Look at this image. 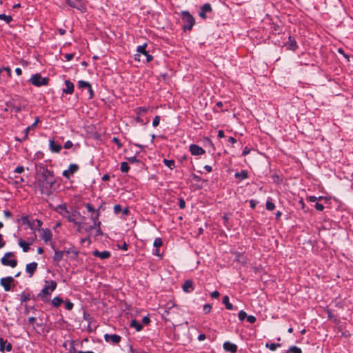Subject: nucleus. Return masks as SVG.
<instances>
[{"label":"nucleus","mask_w":353,"mask_h":353,"mask_svg":"<svg viewBox=\"0 0 353 353\" xmlns=\"http://www.w3.org/2000/svg\"><path fill=\"white\" fill-rule=\"evenodd\" d=\"M55 183L52 172L44 168H41L37 171L34 185L41 194L48 196L52 194L56 190Z\"/></svg>","instance_id":"1"},{"label":"nucleus","mask_w":353,"mask_h":353,"mask_svg":"<svg viewBox=\"0 0 353 353\" xmlns=\"http://www.w3.org/2000/svg\"><path fill=\"white\" fill-rule=\"evenodd\" d=\"M57 211L58 213H59L62 216L66 218L68 221L73 223L74 224H79V222L76 219V216L77 214V212H74L72 213H70L65 205H59L57 208ZM79 214V213H78Z\"/></svg>","instance_id":"2"},{"label":"nucleus","mask_w":353,"mask_h":353,"mask_svg":"<svg viewBox=\"0 0 353 353\" xmlns=\"http://www.w3.org/2000/svg\"><path fill=\"white\" fill-rule=\"evenodd\" d=\"M181 15L183 23V29L185 30H192L195 24V20L193 16L188 11H182Z\"/></svg>","instance_id":"3"},{"label":"nucleus","mask_w":353,"mask_h":353,"mask_svg":"<svg viewBox=\"0 0 353 353\" xmlns=\"http://www.w3.org/2000/svg\"><path fill=\"white\" fill-rule=\"evenodd\" d=\"M146 46H147L146 43H144L143 45L138 46L137 50V53L136 54H134L135 60L140 61L141 55H143L145 57L146 62H150V61L152 60V59H153L152 56L150 55L145 50Z\"/></svg>","instance_id":"4"},{"label":"nucleus","mask_w":353,"mask_h":353,"mask_svg":"<svg viewBox=\"0 0 353 353\" xmlns=\"http://www.w3.org/2000/svg\"><path fill=\"white\" fill-rule=\"evenodd\" d=\"M1 262L3 265L14 268L17 265V261L14 259V253L12 252H6L1 258Z\"/></svg>","instance_id":"5"},{"label":"nucleus","mask_w":353,"mask_h":353,"mask_svg":"<svg viewBox=\"0 0 353 353\" xmlns=\"http://www.w3.org/2000/svg\"><path fill=\"white\" fill-rule=\"evenodd\" d=\"M46 285L39 294V296H44L50 295V294L56 289L57 283L54 281H46Z\"/></svg>","instance_id":"6"},{"label":"nucleus","mask_w":353,"mask_h":353,"mask_svg":"<svg viewBox=\"0 0 353 353\" xmlns=\"http://www.w3.org/2000/svg\"><path fill=\"white\" fill-rule=\"evenodd\" d=\"M29 81L33 85L39 87L48 85L49 79L46 77L43 78L40 74L37 73L33 74Z\"/></svg>","instance_id":"7"},{"label":"nucleus","mask_w":353,"mask_h":353,"mask_svg":"<svg viewBox=\"0 0 353 353\" xmlns=\"http://www.w3.org/2000/svg\"><path fill=\"white\" fill-rule=\"evenodd\" d=\"M14 281V280L12 276L3 277L0 279V285L6 292H8L11 290L12 286H14V284H13Z\"/></svg>","instance_id":"8"},{"label":"nucleus","mask_w":353,"mask_h":353,"mask_svg":"<svg viewBox=\"0 0 353 353\" xmlns=\"http://www.w3.org/2000/svg\"><path fill=\"white\" fill-rule=\"evenodd\" d=\"M78 86L79 88L87 89L89 93V98L91 99L94 96V92L92 89L91 85L89 82L80 80L78 81Z\"/></svg>","instance_id":"9"},{"label":"nucleus","mask_w":353,"mask_h":353,"mask_svg":"<svg viewBox=\"0 0 353 353\" xmlns=\"http://www.w3.org/2000/svg\"><path fill=\"white\" fill-rule=\"evenodd\" d=\"M66 3L72 8L83 11L85 8L84 3L81 0H66Z\"/></svg>","instance_id":"10"},{"label":"nucleus","mask_w":353,"mask_h":353,"mask_svg":"<svg viewBox=\"0 0 353 353\" xmlns=\"http://www.w3.org/2000/svg\"><path fill=\"white\" fill-rule=\"evenodd\" d=\"M79 170V165L77 164H70L68 168L63 172V176L67 179Z\"/></svg>","instance_id":"11"},{"label":"nucleus","mask_w":353,"mask_h":353,"mask_svg":"<svg viewBox=\"0 0 353 353\" xmlns=\"http://www.w3.org/2000/svg\"><path fill=\"white\" fill-rule=\"evenodd\" d=\"M104 339L106 342H110L113 344H117L121 341V337L117 334H105L104 335Z\"/></svg>","instance_id":"12"},{"label":"nucleus","mask_w":353,"mask_h":353,"mask_svg":"<svg viewBox=\"0 0 353 353\" xmlns=\"http://www.w3.org/2000/svg\"><path fill=\"white\" fill-rule=\"evenodd\" d=\"M190 151L192 155L195 156L201 155L205 152L201 147L195 144H192L190 146Z\"/></svg>","instance_id":"13"},{"label":"nucleus","mask_w":353,"mask_h":353,"mask_svg":"<svg viewBox=\"0 0 353 353\" xmlns=\"http://www.w3.org/2000/svg\"><path fill=\"white\" fill-rule=\"evenodd\" d=\"M12 345L10 343H7L6 340L3 338H0V351L3 352L4 351L10 352L12 350Z\"/></svg>","instance_id":"14"},{"label":"nucleus","mask_w":353,"mask_h":353,"mask_svg":"<svg viewBox=\"0 0 353 353\" xmlns=\"http://www.w3.org/2000/svg\"><path fill=\"white\" fill-rule=\"evenodd\" d=\"M38 264L36 262L28 263L26 266V271L29 274L30 277H32L35 271L37 270Z\"/></svg>","instance_id":"15"},{"label":"nucleus","mask_w":353,"mask_h":353,"mask_svg":"<svg viewBox=\"0 0 353 353\" xmlns=\"http://www.w3.org/2000/svg\"><path fill=\"white\" fill-rule=\"evenodd\" d=\"M212 12V7L210 4L205 3L201 8V11L199 13V15L202 19H206L205 13L207 12Z\"/></svg>","instance_id":"16"},{"label":"nucleus","mask_w":353,"mask_h":353,"mask_svg":"<svg viewBox=\"0 0 353 353\" xmlns=\"http://www.w3.org/2000/svg\"><path fill=\"white\" fill-rule=\"evenodd\" d=\"M65 88L63 89V92L65 94H72L74 92V84L70 80L64 81Z\"/></svg>","instance_id":"17"},{"label":"nucleus","mask_w":353,"mask_h":353,"mask_svg":"<svg viewBox=\"0 0 353 353\" xmlns=\"http://www.w3.org/2000/svg\"><path fill=\"white\" fill-rule=\"evenodd\" d=\"M49 147L52 152H59L62 146L56 143L53 139L49 141Z\"/></svg>","instance_id":"18"},{"label":"nucleus","mask_w":353,"mask_h":353,"mask_svg":"<svg viewBox=\"0 0 353 353\" xmlns=\"http://www.w3.org/2000/svg\"><path fill=\"white\" fill-rule=\"evenodd\" d=\"M223 348L227 352L235 353L237 351V346L229 341H226L223 343Z\"/></svg>","instance_id":"19"},{"label":"nucleus","mask_w":353,"mask_h":353,"mask_svg":"<svg viewBox=\"0 0 353 353\" xmlns=\"http://www.w3.org/2000/svg\"><path fill=\"white\" fill-rule=\"evenodd\" d=\"M183 291L186 293L192 292L194 290L193 283L190 280H187L182 285Z\"/></svg>","instance_id":"20"},{"label":"nucleus","mask_w":353,"mask_h":353,"mask_svg":"<svg viewBox=\"0 0 353 353\" xmlns=\"http://www.w3.org/2000/svg\"><path fill=\"white\" fill-rule=\"evenodd\" d=\"M93 255L100 258L101 259H106L110 256V252L109 251L99 252V250H94L93 252Z\"/></svg>","instance_id":"21"},{"label":"nucleus","mask_w":353,"mask_h":353,"mask_svg":"<svg viewBox=\"0 0 353 353\" xmlns=\"http://www.w3.org/2000/svg\"><path fill=\"white\" fill-rule=\"evenodd\" d=\"M34 239H32L30 242H26L22 239L19 241V245L23 249L24 252H27L30 249V245H31L33 242Z\"/></svg>","instance_id":"22"},{"label":"nucleus","mask_w":353,"mask_h":353,"mask_svg":"<svg viewBox=\"0 0 353 353\" xmlns=\"http://www.w3.org/2000/svg\"><path fill=\"white\" fill-rule=\"evenodd\" d=\"M65 252L55 250L53 261L58 263L63 259Z\"/></svg>","instance_id":"23"},{"label":"nucleus","mask_w":353,"mask_h":353,"mask_svg":"<svg viewBox=\"0 0 353 353\" xmlns=\"http://www.w3.org/2000/svg\"><path fill=\"white\" fill-rule=\"evenodd\" d=\"M37 121H38V119H37V120L35 121V122H34V123L31 126H28V127H27V128H26V130H25V132H24V137H23V139H18V138H16V140H17V141H23V140L27 139H28V132H29V131H30V130L33 127H34V126L37 125Z\"/></svg>","instance_id":"24"},{"label":"nucleus","mask_w":353,"mask_h":353,"mask_svg":"<svg viewBox=\"0 0 353 353\" xmlns=\"http://www.w3.org/2000/svg\"><path fill=\"white\" fill-rule=\"evenodd\" d=\"M288 48L291 50H295L297 48V45L294 39H292L291 37H289V40L287 43Z\"/></svg>","instance_id":"25"},{"label":"nucleus","mask_w":353,"mask_h":353,"mask_svg":"<svg viewBox=\"0 0 353 353\" xmlns=\"http://www.w3.org/2000/svg\"><path fill=\"white\" fill-rule=\"evenodd\" d=\"M130 327L136 329L137 331L139 332L143 329V326L141 323L137 322L136 320H132L130 322Z\"/></svg>","instance_id":"26"},{"label":"nucleus","mask_w":353,"mask_h":353,"mask_svg":"<svg viewBox=\"0 0 353 353\" xmlns=\"http://www.w3.org/2000/svg\"><path fill=\"white\" fill-rule=\"evenodd\" d=\"M223 303L225 305V307L228 309V310H232L233 309V305L232 304H231L229 301V297L228 296H225L223 298Z\"/></svg>","instance_id":"27"},{"label":"nucleus","mask_w":353,"mask_h":353,"mask_svg":"<svg viewBox=\"0 0 353 353\" xmlns=\"http://www.w3.org/2000/svg\"><path fill=\"white\" fill-rule=\"evenodd\" d=\"M236 178H239L241 179H245L248 178V172L245 170H242L240 172H236L234 175Z\"/></svg>","instance_id":"28"},{"label":"nucleus","mask_w":353,"mask_h":353,"mask_svg":"<svg viewBox=\"0 0 353 353\" xmlns=\"http://www.w3.org/2000/svg\"><path fill=\"white\" fill-rule=\"evenodd\" d=\"M52 238V233L49 230H46L43 232V239L45 241V242H48L51 240Z\"/></svg>","instance_id":"29"},{"label":"nucleus","mask_w":353,"mask_h":353,"mask_svg":"<svg viewBox=\"0 0 353 353\" xmlns=\"http://www.w3.org/2000/svg\"><path fill=\"white\" fill-rule=\"evenodd\" d=\"M0 20H3L7 24H9L12 21V17L5 14H0Z\"/></svg>","instance_id":"30"},{"label":"nucleus","mask_w":353,"mask_h":353,"mask_svg":"<svg viewBox=\"0 0 353 353\" xmlns=\"http://www.w3.org/2000/svg\"><path fill=\"white\" fill-rule=\"evenodd\" d=\"M163 163L166 166L172 170L175 167V163L174 160L164 159Z\"/></svg>","instance_id":"31"},{"label":"nucleus","mask_w":353,"mask_h":353,"mask_svg":"<svg viewBox=\"0 0 353 353\" xmlns=\"http://www.w3.org/2000/svg\"><path fill=\"white\" fill-rule=\"evenodd\" d=\"M63 302V300L58 297V296H56L54 297L52 300V304L54 306V307H58Z\"/></svg>","instance_id":"32"},{"label":"nucleus","mask_w":353,"mask_h":353,"mask_svg":"<svg viewBox=\"0 0 353 353\" xmlns=\"http://www.w3.org/2000/svg\"><path fill=\"white\" fill-rule=\"evenodd\" d=\"M120 169H121V171L122 172H125H125H128L129 171L130 167H129V165H128L127 162H122L121 163V168Z\"/></svg>","instance_id":"33"},{"label":"nucleus","mask_w":353,"mask_h":353,"mask_svg":"<svg viewBox=\"0 0 353 353\" xmlns=\"http://www.w3.org/2000/svg\"><path fill=\"white\" fill-rule=\"evenodd\" d=\"M265 346L269 348L270 350L272 351H274L276 350V349L279 347L281 346V344L280 343H271V344H269V343H267L265 345Z\"/></svg>","instance_id":"34"},{"label":"nucleus","mask_w":353,"mask_h":353,"mask_svg":"<svg viewBox=\"0 0 353 353\" xmlns=\"http://www.w3.org/2000/svg\"><path fill=\"white\" fill-rule=\"evenodd\" d=\"M288 352H292V353H302L301 350L296 347V346H291L288 349Z\"/></svg>","instance_id":"35"},{"label":"nucleus","mask_w":353,"mask_h":353,"mask_svg":"<svg viewBox=\"0 0 353 353\" xmlns=\"http://www.w3.org/2000/svg\"><path fill=\"white\" fill-rule=\"evenodd\" d=\"M20 300L21 302H26L27 301L30 300V294H26L24 292L21 293L20 294Z\"/></svg>","instance_id":"36"},{"label":"nucleus","mask_w":353,"mask_h":353,"mask_svg":"<svg viewBox=\"0 0 353 353\" xmlns=\"http://www.w3.org/2000/svg\"><path fill=\"white\" fill-rule=\"evenodd\" d=\"M163 244L162 240L161 238H156L154 241L153 245L157 248L161 247Z\"/></svg>","instance_id":"37"},{"label":"nucleus","mask_w":353,"mask_h":353,"mask_svg":"<svg viewBox=\"0 0 353 353\" xmlns=\"http://www.w3.org/2000/svg\"><path fill=\"white\" fill-rule=\"evenodd\" d=\"M274 208H275V205H274V204L271 201L268 200L266 201V208H267V210L272 211V210H273L274 209Z\"/></svg>","instance_id":"38"},{"label":"nucleus","mask_w":353,"mask_h":353,"mask_svg":"<svg viewBox=\"0 0 353 353\" xmlns=\"http://www.w3.org/2000/svg\"><path fill=\"white\" fill-rule=\"evenodd\" d=\"M239 319L240 321H243L245 318H247V314L245 311L243 310H241L239 312Z\"/></svg>","instance_id":"39"},{"label":"nucleus","mask_w":353,"mask_h":353,"mask_svg":"<svg viewBox=\"0 0 353 353\" xmlns=\"http://www.w3.org/2000/svg\"><path fill=\"white\" fill-rule=\"evenodd\" d=\"M99 215H100V213H99V210H97L96 212H94L93 214L91 215L90 219L92 221H97V220H99Z\"/></svg>","instance_id":"40"},{"label":"nucleus","mask_w":353,"mask_h":353,"mask_svg":"<svg viewBox=\"0 0 353 353\" xmlns=\"http://www.w3.org/2000/svg\"><path fill=\"white\" fill-rule=\"evenodd\" d=\"M159 121H160V117L159 116H156L154 119H153V121H152V125L153 127L156 128L159 125Z\"/></svg>","instance_id":"41"},{"label":"nucleus","mask_w":353,"mask_h":353,"mask_svg":"<svg viewBox=\"0 0 353 353\" xmlns=\"http://www.w3.org/2000/svg\"><path fill=\"white\" fill-rule=\"evenodd\" d=\"M73 303L70 301H66L65 303V307L68 310H71L73 308Z\"/></svg>","instance_id":"42"},{"label":"nucleus","mask_w":353,"mask_h":353,"mask_svg":"<svg viewBox=\"0 0 353 353\" xmlns=\"http://www.w3.org/2000/svg\"><path fill=\"white\" fill-rule=\"evenodd\" d=\"M212 310V306L210 305V304H205L204 306H203V312L205 313V314H208Z\"/></svg>","instance_id":"43"},{"label":"nucleus","mask_w":353,"mask_h":353,"mask_svg":"<svg viewBox=\"0 0 353 353\" xmlns=\"http://www.w3.org/2000/svg\"><path fill=\"white\" fill-rule=\"evenodd\" d=\"M247 321L250 323H254L256 322V317L253 315H249V316H247Z\"/></svg>","instance_id":"44"},{"label":"nucleus","mask_w":353,"mask_h":353,"mask_svg":"<svg viewBox=\"0 0 353 353\" xmlns=\"http://www.w3.org/2000/svg\"><path fill=\"white\" fill-rule=\"evenodd\" d=\"M323 197L322 196H319V198H317L316 196H310L307 197V200L310 202H315L316 201H317L318 199L320 200Z\"/></svg>","instance_id":"45"},{"label":"nucleus","mask_w":353,"mask_h":353,"mask_svg":"<svg viewBox=\"0 0 353 353\" xmlns=\"http://www.w3.org/2000/svg\"><path fill=\"white\" fill-rule=\"evenodd\" d=\"M101 222L99 220H97V221H93V226H90L89 229H92L95 227L99 228ZM98 232H100V228H99Z\"/></svg>","instance_id":"46"},{"label":"nucleus","mask_w":353,"mask_h":353,"mask_svg":"<svg viewBox=\"0 0 353 353\" xmlns=\"http://www.w3.org/2000/svg\"><path fill=\"white\" fill-rule=\"evenodd\" d=\"M127 159L128 161H130L132 163L139 162V160L137 158L136 156L128 157Z\"/></svg>","instance_id":"47"},{"label":"nucleus","mask_w":353,"mask_h":353,"mask_svg":"<svg viewBox=\"0 0 353 353\" xmlns=\"http://www.w3.org/2000/svg\"><path fill=\"white\" fill-rule=\"evenodd\" d=\"M85 208L88 212H93V213L96 212L94 208L90 203H87L85 205Z\"/></svg>","instance_id":"48"},{"label":"nucleus","mask_w":353,"mask_h":353,"mask_svg":"<svg viewBox=\"0 0 353 353\" xmlns=\"http://www.w3.org/2000/svg\"><path fill=\"white\" fill-rule=\"evenodd\" d=\"M112 141L117 144V147L119 148H121L122 147V144H121V143L120 142V141L119 140L118 138L114 137L112 139Z\"/></svg>","instance_id":"49"},{"label":"nucleus","mask_w":353,"mask_h":353,"mask_svg":"<svg viewBox=\"0 0 353 353\" xmlns=\"http://www.w3.org/2000/svg\"><path fill=\"white\" fill-rule=\"evenodd\" d=\"M315 208L318 210V211H323V209H324V206L323 204L321 203H316L315 204Z\"/></svg>","instance_id":"50"},{"label":"nucleus","mask_w":353,"mask_h":353,"mask_svg":"<svg viewBox=\"0 0 353 353\" xmlns=\"http://www.w3.org/2000/svg\"><path fill=\"white\" fill-rule=\"evenodd\" d=\"M122 210L120 205H115L114 206V212L115 214L119 213Z\"/></svg>","instance_id":"51"},{"label":"nucleus","mask_w":353,"mask_h":353,"mask_svg":"<svg viewBox=\"0 0 353 353\" xmlns=\"http://www.w3.org/2000/svg\"><path fill=\"white\" fill-rule=\"evenodd\" d=\"M73 143L70 141H67L64 144V148L70 149L72 147Z\"/></svg>","instance_id":"52"},{"label":"nucleus","mask_w":353,"mask_h":353,"mask_svg":"<svg viewBox=\"0 0 353 353\" xmlns=\"http://www.w3.org/2000/svg\"><path fill=\"white\" fill-rule=\"evenodd\" d=\"M23 171L24 168L23 166H17L14 170V172L18 174L22 173Z\"/></svg>","instance_id":"53"},{"label":"nucleus","mask_w":353,"mask_h":353,"mask_svg":"<svg viewBox=\"0 0 353 353\" xmlns=\"http://www.w3.org/2000/svg\"><path fill=\"white\" fill-rule=\"evenodd\" d=\"M210 296L213 299H217L220 296V294L218 291H214L211 293Z\"/></svg>","instance_id":"54"},{"label":"nucleus","mask_w":353,"mask_h":353,"mask_svg":"<svg viewBox=\"0 0 353 353\" xmlns=\"http://www.w3.org/2000/svg\"><path fill=\"white\" fill-rule=\"evenodd\" d=\"M1 70H6L8 74L9 77L11 76V69L8 67V68H3L2 69H0V72H1Z\"/></svg>","instance_id":"55"},{"label":"nucleus","mask_w":353,"mask_h":353,"mask_svg":"<svg viewBox=\"0 0 353 353\" xmlns=\"http://www.w3.org/2000/svg\"><path fill=\"white\" fill-rule=\"evenodd\" d=\"M74 57V54H66L65 55V58L66 59L67 61H70L73 59Z\"/></svg>","instance_id":"56"},{"label":"nucleus","mask_w":353,"mask_h":353,"mask_svg":"<svg viewBox=\"0 0 353 353\" xmlns=\"http://www.w3.org/2000/svg\"><path fill=\"white\" fill-rule=\"evenodd\" d=\"M15 179V183L17 184L24 181L23 179L21 176H16Z\"/></svg>","instance_id":"57"},{"label":"nucleus","mask_w":353,"mask_h":353,"mask_svg":"<svg viewBox=\"0 0 353 353\" xmlns=\"http://www.w3.org/2000/svg\"><path fill=\"white\" fill-rule=\"evenodd\" d=\"M121 250H128V245L125 243V242H123L122 245L119 247Z\"/></svg>","instance_id":"58"},{"label":"nucleus","mask_w":353,"mask_h":353,"mask_svg":"<svg viewBox=\"0 0 353 353\" xmlns=\"http://www.w3.org/2000/svg\"><path fill=\"white\" fill-rule=\"evenodd\" d=\"M5 245V242L3 239L2 235L0 234V248H2Z\"/></svg>","instance_id":"59"},{"label":"nucleus","mask_w":353,"mask_h":353,"mask_svg":"<svg viewBox=\"0 0 353 353\" xmlns=\"http://www.w3.org/2000/svg\"><path fill=\"white\" fill-rule=\"evenodd\" d=\"M185 206V203L183 200H180V202H179V208L181 209H183Z\"/></svg>","instance_id":"60"},{"label":"nucleus","mask_w":353,"mask_h":353,"mask_svg":"<svg viewBox=\"0 0 353 353\" xmlns=\"http://www.w3.org/2000/svg\"><path fill=\"white\" fill-rule=\"evenodd\" d=\"M142 321L144 324H148L150 323V319L147 316H145L143 318Z\"/></svg>","instance_id":"61"},{"label":"nucleus","mask_w":353,"mask_h":353,"mask_svg":"<svg viewBox=\"0 0 353 353\" xmlns=\"http://www.w3.org/2000/svg\"><path fill=\"white\" fill-rule=\"evenodd\" d=\"M205 338H206V337H205V335L204 334H199V336H198V340H199V341H203V340H205Z\"/></svg>","instance_id":"62"},{"label":"nucleus","mask_w":353,"mask_h":353,"mask_svg":"<svg viewBox=\"0 0 353 353\" xmlns=\"http://www.w3.org/2000/svg\"><path fill=\"white\" fill-rule=\"evenodd\" d=\"M35 321H36V318L35 317L31 316V317L28 318V322L30 324L34 323L35 322Z\"/></svg>","instance_id":"63"},{"label":"nucleus","mask_w":353,"mask_h":353,"mask_svg":"<svg viewBox=\"0 0 353 353\" xmlns=\"http://www.w3.org/2000/svg\"><path fill=\"white\" fill-rule=\"evenodd\" d=\"M204 168L205 170L208 172H212V167L210 165H206L204 166Z\"/></svg>","instance_id":"64"}]
</instances>
